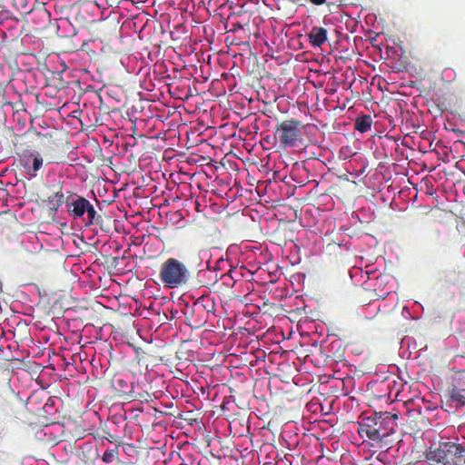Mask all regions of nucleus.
<instances>
[{
  "mask_svg": "<svg viewBox=\"0 0 465 465\" xmlns=\"http://www.w3.org/2000/svg\"><path fill=\"white\" fill-rule=\"evenodd\" d=\"M68 213L74 219L82 218L86 213L85 225L90 226L94 222L96 211L88 200L78 196L69 203Z\"/></svg>",
  "mask_w": 465,
  "mask_h": 465,
  "instance_id": "nucleus-4",
  "label": "nucleus"
},
{
  "mask_svg": "<svg viewBox=\"0 0 465 465\" xmlns=\"http://www.w3.org/2000/svg\"><path fill=\"white\" fill-rule=\"evenodd\" d=\"M63 201H64V193L62 191L55 193L51 200L52 203L55 202L57 206L61 205Z\"/></svg>",
  "mask_w": 465,
  "mask_h": 465,
  "instance_id": "nucleus-11",
  "label": "nucleus"
},
{
  "mask_svg": "<svg viewBox=\"0 0 465 465\" xmlns=\"http://www.w3.org/2000/svg\"><path fill=\"white\" fill-rule=\"evenodd\" d=\"M159 279L164 287L176 289L188 282L190 272L183 262L168 258L160 266Z\"/></svg>",
  "mask_w": 465,
  "mask_h": 465,
  "instance_id": "nucleus-2",
  "label": "nucleus"
},
{
  "mask_svg": "<svg viewBox=\"0 0 465 465\" xmlns=\"http://www.w3.org/2000/svg\"><path fill=\"white\" fill-rule=\"evenodd\" d=\"M113 458H114V453L106 451L104 454L103 460L105 462H111L113 460Z\"/></svg>",
  "mask_w": 465,
  "mask_h": 465,
  "instance_id": "nucleus-12",
  "label": "nucleus"
},
{
  "mask_svg": "<svg viewBox=\"0 0 465 465\" xmlns=\"http://www.w3.org/2000/svg\"><path fill=\"white\" fill-rule=\"evenodd\" d=\"M302 127L295 119L282 121L276 128L275 138L284 147H295L302 142Z\"/></svg>",
  "mask_w": 465,
  "mask_h": 465,
  "instance_id": "nucleus-3",
  "label": "nucleus"
},
{
  "mask_svg": "<svg viewBox=\"0 0 465 465\" xmlns=\"http://www.w3.org/2000/svg\"><path fill=\"white\" fill-rule=\"evenodd\" d=\"M314 5H322L326 0H310Z\"/></svg>",
  "mask_w": 465,
  "mask_h": 465,
  "instance_id": "nucleus-13",
  "label": "nucleus"
},
{
  "mask_svg": "<svg viewBox=\"0 0 465 465\" xmlns=\"http://www.w3.org/2000/svg\"><path fill=\"white\" fill-rule=\"evenodd\" d=\"M228 277H229V274H228V273H225V274H223V275L222 276V278H223V279H226V278H228Z\"/></svg>",
  "mask_w": 465,
  "mask_h": 465,
  "instance_id": "nucleus-14",
  "label": "nucleus"
},
{
  "mask_svg": "<svg viewBox=\"0 0 465 465\" xmlns=\"http://www.w3.org/2000/svg\"><path fill=\"white\" fill-rule=\"evenodd\" d=\"M461 452H462V449L459 445L450 444V445H448L447 453L445 452V450H440V449L430 450V451H428L426 458L429 461H431V462H442L446 459V456L450 454V455L455 456L456 459L460 460Z\"/></svg>",
  "mask_w": 465,
  "mask_h": 465,
  "instance_id": "nucleus-7",
  "label": "nucleus"
},
{
  "mask_svg": "<svg viewBox=\"0 0 465 465\" xmlns=\"http://www.w3.org/2000/svg\"><path fill=\"white\" fill-rule=\"evenodd\" d=\"M21 164L25 172L33 178L37 175L38 171L43 167L44 160L39 153L30 152L23 156Z\"/></svg>",
  "mask_w": 465,
  "mask_h": 465,
  "instance_id": "nucleus-5",
  "label": "nucleus"
},
{
  "mask_svg": "<svg viewBox=\"0 0 465 465\" xmlns=\"http://www.w3.org/2000/svg\"><path fill=\"white\" fill-rule=\"evenodd\" d=\"M396 420L397 415L389 413L365 417L360 423L359 433L371 440H381L393 433Z\"/></svg>",
  "mask_w": 465,
  "mask_h": 465,
  "instance_id": "nucleus-1",
  "label": "nucleus"
},
{
  "mask_svg": "<svg viewBox=\"0 0 465 465\" xmlns=\"http://www.w3.org/2000/svg\"><path fill=\"white\" fill-rule=\"evenodd\" d=\"M372 124V119L370 115H363L355 121V128L361 133L368 132Z\"/></svg>",
  "mask_w": 465,
  "mask_h": 465,
  "instance_id": "nucleus-9",
  "label": "nucleus"
},
{
  "mask_svg": "<svg viewBox=\"0 0 465 465\" xmlns=\"http://www.w3.org/2000/svg\"><path fill=\"white\" fill-rule=\"evenodd\" d=\"M309 40L313 46H321L327 41V30L323 27H313L309 34Z\"/></svg>",
  "mask_w": 465,
  "mask_h": 465,
  "instance_id": "nucleus-8",
  "label": "nucleus"
},
{
  "mask_svg": "<svg viewBox=\"0 0 465 465\" xmlns=\"http://www.w3.org/2000/svg\"><path fill=\"white\" fill-rule=\"evenodd\" d=\"M226 262V261L223 258H220L216 261V264L214 266L212 265L211 263V261H208L207 263H206V268L211 271V270H213V271H217L220 269V266L222 264H224Z\"/></svg>",
  "mask_w": 465,
  "mask_h": 465,
  "instance_id": "nucleus-10",
  "label": "nucleus"
},
{
  "mask_svg": "<svg viewBox=\"0 0 465 465\" xmlns=\"http://www.w3.org/2000/svg\"><path fill=\"white\" fill-rule=\"evenodd\" d=\"M395 286V280L390 274L378 276L374 282V292L378 298H386Z\"/></svg>",
  "mask_w": 465,
  "mask_h": 465,
  "instance_id": "nucleus-6",
  "label": "nucleus"
}]
</instances>
